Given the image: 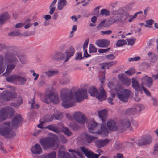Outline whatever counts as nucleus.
Here are the masks:
<instances>
[{
  "instance_id": "nucleus-1",
  "label": "nucleus",
  "mask_w": 158,
  "mask_h": 158,
  "mask_svg": "<svg viewBox=\"0 0 158 158\" xmlns=\"http://www.w3.org/2000/svg\"><path fill=\"white\" fill-rule=\"evenodd\" d=\"M60 96L63 102L62 106L65 108L75 106L76 102H80L87 97V91L85 89H78L74 91L73 89H70L67 88L61 90Z\"/></svg>"
},
{
  "instance_id": "nucleus-2",
  "label": "nucleus",
  "mask_w": 158,
  "mask_h": 158,
  "mask_svg": "<svg viewBox=\"0 0 158 158\" xmlns=\"http://www.w3.org/2000/svg\"><path fill=\"white\" fill-rule=\"evenodd\" d=\"M4 56L6 63L8 64L6 71L3 74V75L6 76L12 71L19 62L18 60L16 57L19 56L14 52H4Z\"/></svg>"
},
{
  "instance_id": "nucleus-3",
  "label": "nucleus",
  "mask_w": 158,
  "mask_h": 158,
  "mask_svg": "<svg viewBox=\"0 0 158 158\" xmlns=\"http://www.w3.org/2000/svg\"><path fill=\"white\" fill-rule=\"evenodd\" d=\"M10 124V122H8L4 123L0 125V133L5 138H11L16 135L15 132L12 131V127Z\"/></svg>"
},
{
  "instance_id": "nucleus-4",
  "label": "nucleus",
  "mask_w": 158,
  "mask_h": 158,
  "mask_svg": "<svg viewBox=\"0 0 158 158\" xmlns=\"http://www.w3.org/2000/svg\"><path fill=\"white\" fill-rule=\"evenodd\" d=\"M99 90L100 92L98 93L97 90L95 88L91 87L89 89L88 92L91 96H96L97 98L100 101L105 100L107 97L106 93L102 85L100 86Z\"/></svg>"
},
{
  "instance_id": "nucleus-5",
  "label": "nucleus",
  "mask_w": 158,
  "mask_h": 158,
  "mask_svg": "<svg viewBox=\"0 0 158 158\" xmlns=\"http://www.w3.org/2000/svg\"><path fill=\"white\" fill-rule=\"evenodd\" d=\"M56 141L52 137L42 139L39 141V143L44 150H48L52 148L56 144Z\"/></svg>"
},
{
  "instance_id": "nucleus-6",
  "label": "nucleus",
  "mask_w": 158,
  "mask_h": 158,
  "mask_svg": "<svg viewBox=\"0 0 158 158\" xmlns=\"http://www.w3.org/2000/svg\"><path fill=\"white\" fill-rule=\"evenodd\" d=\"M14 109L10 107H5L0 110V122H2L9 117H11L14 114Z\"/></svg>"
},
{
  "instance_id": "nucleus-7",
  "label": "nucleus",
  "mask_w": 158,
  "mask_h": 158,
  "mask_svg": "<svg viewBox=\"0 0 158 158\" xmlns=\"http://www.w3.org/2000/svg\"><path fill=\"white\" fill-rule=\"evenodd\" d=\"M120 87L119 89L115 88V91L118 97L123 102H128V98L130 94V91L127 89H124L123 91Z\"/></svg>"
},
{
  "instance_id": "nucleus-8",
  "label": "nucleus",
  "mask_w": 158,
  "mask_h": 158,
  "mask_svg": "<svg viewBox=\"0 0 158 158\" xmlns=\"http://www.w3.org/2000/svg\"><path fill=\"white\" fill-rule=\"evenodd\" d=\"M50 58L52 60L55 61L62 62L65 63L67 62L64 53L56 51L50 55Z\"/></svg>"
},
{
  "instance_id": "nucleus-9",
  "label": "nucleus",
  "mask_w": 158,
  "mask_h": 158,
  "mask_svg": "<svg viewBox=\"0 0 158 158\" xmlns=\"http://www.w3.org/2000/svg\"><path fill=\"white\" fill-rule=\"evenodd\" d=\"M98 127L101 128V132L104 134L108 133V129L106 126L103 124L101 125L100 124L97 123L94 120H92L90 122L88 126V128L90 130H94Z\"/></svg>"
},
{
  "instance_id": "nucleus-10",
  "label": "nucleus",
  "mask_w": 158,
  "mask_h": 158,
  "mask_svg": "<svg viewBox=\"0 0 158 158\" xmlns=\"http://www.w3.org/2000/svg\"><path fill=\"white\" fill-rule=\"evenodd\" d=\"M127 129L130 131H132V128L129 120L126 119L119 123L118 126V130L119 131L121 132Z\"/></svg>"
},
{
  "instance_id": "nucleus-11",
  "label": "nucleus",
  "mask_w": 158,
  "mask_h": 158,
  "mask_svg": "<svg viewBox=\"0 0 158 158\" xmlns=\"http://www.w3.org/2000/svg\"><path fill=\"white\" fill-rule=\"evenodd\" d=\"M152 141V137L149 135H143L141 138L135 140L134 143L139 145H144L150 144Z\"/></svg>"
},
{
  "instance_id": "nucleus-12",
  "label": "nucleus",
  "mask_w": 158,
  "mask_h": 158,
  "mask_svg": "<svg viewBox=\"0 0 158 158\" xmlns=\"http://www.w3.org/2000/svg\"><path fill=\"white\" fill-rule=\"evenodd\" d=\"M74 119L79 123L84 124L87 122V119L83 113L77 112L73 115Z\"/></svg>"
},
{
  "instance_id": "nucleus-13",
  "label": "nucleus",
  "mask_w": 158,
  "mask_h": 158,
  "mask_svg": "<svg viewBox=\"0 0 158 158\" xmlns=\"http://www.w3.org/2000/svg\"><path fill=\"white\" fill-rule=\"evenodd\" d=\"M16 93L15 92L4 91L0 95L1 97L3 100L9 101L14 99L16 96Z\"/></svg>"
},
{
  "instance_id": "nucleus-14",
  "label": "nucleus",
  "mask_w": 158,
  "mask_h": 158,
  "mask_svg": "<svg viewBox=\"0 0 158 158\" xmlns=\"http://www.w3.org/2000/svg\"><path fill=\"white\" fill-rule=\"evenodd\" d=\"M81 150L88 158H98L100 154H95L85 147H80Z\"/></svg>"
},
{
  "instance_id": "nucleus-15",
  "label": "nucleus",
  "mask_w": 158,
  "mask_h": 158,
  "mask_svg": "<svg viewBox=\"0 0 158 158\" xmlns=\"http://www.w3.org/2000/svg\"><path fill=\"white\" fill-rule=\"evenodd\" d=\"M22 121V117L20 115L14 116L11 123L12 126L14 128L19 126Z\"/></svg>"
},
{
  "instance_id": "nucleus-16",
  "label": "nucleus",
  "mask_w": 158,
  "mask_h": 158,
  "mask_svg": "<svg viewBox=\"0 0 158 158\" xmlns=\"http://www.w3.org/2000/svg\"><path fill=\"white\" fill-rule=\"evenodd\" d=\"M110 44V41L108 40L101 39L95 41L96 44L100 47L104 48L108 46Z\"/></svg>"
},
{
  "instance_id": "nucleus-17",
  "label": "nucleus",
  "mask_w": 158,
  "mask_h": 158,
  "mask_svg": "<svg viewBox=\"0 0 158 158\" xmlns=\"http://www.w3.org/2000/svg\"><path fill=\"white\" fill-rule=\"evenodd\" d=\"M31 151L33 154H42L43 152L40 146L37 143L36 144L31 147Z\"/></svg>"
},
{
  "instance_id": "nucleus-18",
  "label": "nucleus",
  "mask_w": 158,
  "mask_h": 158,
  "mask_svg": "<svg viewBox=\"0 0 158 158\" xmlns=\"http://www.w3.org/2000/svg\"><path fill=\"white\" fill-rule=\"evenodd\" d=\"M49 99L51 102L54 104H57L59 103L60 99L58 95L54 93H49Z\"/></svg>"
},
{
  "instance_id": "nucleus-19",
  "label": "nucleus",
  "mask_w": 158,
  "mask_h": 158,
  "mask_svg": "<svg viewBox=\"0 0 158 158\" xmlns=\"http://www.w3.org/2000/svg\"><path fill=\"white\" fill-rule=\"evenodd\" d=\"M142 83L143 84H145L147 87L150 88L152 85L153 80L151 77L146 76L142 79Z\"/></svg>"
},
{
  "instance_id": "nucleus-20",
  "label": "nucleus",
  "mask_w": 158,
  "mask_h": 158,
  "mask_svg": "<svg viewBox=\"0 0 158 158\" xmlns=\"http://www.w3.org/2000/svg\"><path fill=\"white\" fill-rule=\"evenodd\" d=\"M118 77L120 81L125 85L128 86L130 85V81L129 79L127 78L125 75L120 74L118 76Z\"/></svg>"
},
{
  "instance_id": "nucleus-21",
  "label": "nucleus",
  "mask_w": 158,
  "mask_h": 158,
  "mask_svg": "<svg viewBox=\"0 0 158 158\" xmlns=\"http://www.w3.org/2000/svg\"><path fill=\"white\" fill-rule=\"evenodd\" d=\"M74 53V48L73 47H70L65 51L64 54L67 60V61L69 58L73 56Z\"/></svg>"
},
{
  "instance_id": "nucleus-22",
  "label": "nucleus",
  "mask_w": 158,
  "mask_h": 158,
  "mask_svg": "<svg viewBox=\"0 0 158 158\" xmlns=\"http://www.w3.org/2000/svg\"><path fill=\"white\" fill-rule=\"evenodd\" d=\"M107 125L108 129L110 130L114 131L118 130V126L115 125V122L112 120L109 121Z\"/></svg>"
},
{
  "instance_id": "nucleus-23",
  "label": "nucleus",
  "mask_w": 158,
  "mask_h": 158,
  "mask_svg": "<svg viewBox=\"0 0 158 158\" xmlns=\"http://www.w3.org/2000/svg\"><path fill=\"white\" fill-rule=\"evenodd\" d=\"M109 142L107 139L97 140L95 142L96 146L99 148H102L106 145Z\"/></svg>"
},
{
  "instance_id": "nucleus-24",
  "label": "nucleus",
  "mask_w": 158,
  "mask_h": 158,
  "mask_svg": "<svg viewBox=\"0 0 158 158\" xmlns=\"http://www.w3.org/2000/svg\"><path fill=\"white\" fill-rule=\"evenodd\" d=\"M10 18L9 15L5 12L0 15V27H1Z\"/></svg>"
},
{
  "instance_id": "nucleus-25",
  "label": "nucleus",
  "mask_w": 158,
  "mask_h": 158,
  "mask_svg": "<svg viewBox=\"0 0 158 158\" xmlns=\"http://www.w3.org/2000/svg\"><path fill=\"white\" fill-rule=\"evenodd\" d=\"M84 138L85 141L89 143H91L97 138L96 137L92 135L90 133L85 134L84 135Z\"/></svg>"
},
{
  "instance_id": "nucleus-26",
  "label": "nucleus",
  "mask_w": 158,
  "mask_h": 158,
  "mask_svg": "<svg viewBox=\"0 0 158 158\" xmlns=\"http://www.w3.org/2000/svg\"><path fill=\"white\" fill-rule=\"evenodd\" d=\"M98 116L103 122H104L106 119L107 115V111L106 110H103L98 111Z\"/></svg>"
},
{
  "instance_id": "nucleus-27",
  "label": "nucleus",
  "mask_w": 158,
  "mask_h": 158,
  "mask_svg": "<svg viewBox=\"0 0 158 158\" xmlns=\"http://www.w3.org/2000/svg\"><path fill=\"white\" fill-rule=\"evenodd\" d=\"M68 4L66 0H58L57 9L59 10H62Z\"/></svg>"
},
{
  "instance_id": "nucleus-28",
  "label": "nucleus",
  "mask_w": 158,
  "mask_h": 158,
  "mask_svg": "<svg viewBox=\"0 0 158 158\" xmlns=\"http://www.w3.org/2000/svg\"><path fill=\"white\" fill-rule=\"evenodd\" d=\"M56 158V152L54 151L48 154H45L42 155L37 158Z\"/></svg>"
},
{
  "instance_id": "nucleus-29",
  "label": "nucleus",
  "mask_w": 158,
  "mask_h": 158,
  "mask_svg": "<svg viewBox=\"0 0 158 158\" xmlns=\"http://www.w3.org/2000/svg\"><path fill=\"white\" fill-rule=\"evenodd\" d=\"M27 79L25 77L17 75L16 83L20 85H23L25 83Z\"/></svg>"
},
{
  "instance_id": "nucleus-30",
  "label": "nucleus",
  "mask_w": 158,
  "mask_h": 158,
  "mask_svg": "<svg viewBox=\"0 0 158 158\" xmlns=\"http://www.w3.org/2000/svg\"><path fill=\"white\" fill-rule=\"evenodd\" d=\"M148 55L151 62H155L157 59V56L155 53L151 52H149L148 53Z\"/></svg>"
},
{
  "instance_id": "nucleus-31",
  "label": "nucleus",
  "mask_w": 158,
  "mask_h": 158,
  "mask_svg": "<svg viewBox=\"0 0 158 158\" xmlns=\"http://www.w3.org/2000/svg\"><path fill=\"white\" fill-rule=\"evenodd\" d=\"M132 80V87L137 91L140 90V85L138 81L135 78H133Z\"/></svg>"
},
{
  "instance_id": "nucleus-32",
  "label": "nucleus",
  "mask_w": 158,
  "mask_h": 158,
  "mask_svg": "<svg viewBox=\"0 0 158 158\" xmlns=\"http://www.w3.org/2000/svg\"><path fill=\"white\" fill-rule=\"evenodd\" d=\"M29 103L31 105V108L32 109H37L39 107V105L35 102V98L34 96L29 101Z\"/></svg>"
},
{
  "instance_id": "nucleus-33",
  "label": "nucleus",
  "mask_w": 158,
  "mask_h": 158,
  "mask_svg": "<svg viewBox=\"0 0 158 158\" xmlns=\"http://www.w3.org/2000/svg\"><path fill=\"white\" fill-rule=\"evenodd\" d=\"M63 80L60 81V84H65L68 83L70 81L71 79L66 73L63 74Z\"/></svg>"
},
{
  "instance_id": "nucleus-34",
  "label": "nucleus",
  "mask_w": 158,
  "mask_h": 158,
  "mask_svg": "<svg viewBox=\"0 0 158 158\" xmlns=\"http://www.w3.org/2000/svg\"><path fill=\"white\" fill-rule=\"evenodd\" d=\"M58 156L60 158H70V155L68 152L58 151Z\"/></svg>"
},
{
  "instance_id": "nucleus-35",
  "label": "nucleus",
  "mask_w": 158,
  "mask_h": 158,
  "mask_svg": "<svg viewBox=\"0 0 158 158\" xmlns=\"http://www.w3.org/2000/svg\"><path fill=\"white\" fill-rule=\"evenodd\" d=\"M17 75H13L6 77V81L8 82L11 83H16Z\"/></svg>"
},
{
  "instance_id": "nucleus-36",
  "label": "nucleus",
  "mask_w": 158,
  "mask_h": 158,
  "mask_svg": "<svg viewBox=\"0 0 158 158\" xmlns=\"http://www.w3.org/2000/svg\"><path fill=\"white\" fill-rule=\"evenodd\" d=\"M45 128H47L49 130L56 133H59V130L57 127L55 125L51 124L46 126Z\"/></svg>"
},
{
  "instance_id": "nucleus-37",
  "label": "nucleus",
  "mask_w": 158,
  "mask_h": 158,
  "mask_svg": "<svg viewBox=\"0 0 158 158\" xmlns=\"http://www.w3.org/2000/svg\"><path fill=\"white\" fill-rule=\"evenodd\" d=\"M58 73V71L57 70L48 71L45 73V75L48 77H51L52 76L57 75Z\"/></svg>"
},
{
  "instance_id": "nucleus-38",
  "label": "nucleus",
  "mask_w": 158,
  "mask_h": 158,
  "mask_svg": "<svg viewBox=\"0 0 158 158\" xmlns=\"http://www.w3.org/2000/svg\"><path fill=\"white\" fill-rule=\"evenodd\" d=\"M3 58L0 54V74L2 73L5 70V67L3 64Z\"/></svg>"
},
{
  "instance_id": "nucleus-39",
  "label": "nucleus",
  "mask_w": 158,
  "mask_h": 158,
  "mask_svg": "<svg viewBox=\"0 0 158 158\" xmlns=\"http://www.w3.org/2000/svg\"><path fill=\"white\" fill-rule=\"evenodd\" d=\"M135 110L136 114L138 112L142 111L144 110V106L142 104H138L134 107Z\"/></svg>"
},
{
  "instance_id": "nucleus-40",
  "label": "nucleus",
  "mask_w": 158,
  "mask_h": 158,
  "mask_svg": "<svg viewBox=\"0 0 158 158\" xmlns=\"http://www.w3.org/2000/svg\"><path fill=\"white\" fill-rule=\"evenodd\" d=\"M125 114L127 115H131L134 114H136L135 110L134 107L129 108L126 110Z\"/></svg>"
},
{
  "instance_id": "nucleus-41",
  "label": "nucleus",
  "mask_w": 158,
  "mask_h": 158,
  "mask_svg": "<svg viewBox=\"0 0 158 158\" xmlns=\"http://www.w3.org/2000/svg\"><path fill=\"white\" fill-rule=\"evenodd\" d=\"M42 101L44 103L47 104L50 103L51 101L49 99V94H45L43 98H42Z\"/></svg>"
},
{
  "instance_id": "nucleus-42",
  "label": "nucleus",
  "mask_w": 158,
  "mask_h": 158,
  "mask_svg": "<svg viewBox=\"0 0 158 158\" xmlns=\"http://www.w3.org/2000/svg\"><path fill=\"white\" fill-rule=\"evenodd\" d=\"M54 116L52 115H45L43 118V120L46 122H50L53 120Z\"/></svg>"
},
{
  "instance_id": "nucleus-43",
  "label": "nucleus",
  "mask_w": 158,
  "mask_h": 158,
  "mask_svg": "<svg viewBox=\"0 0 158 158\" xmlns=\"http://www.w3.org/2000/svg\"><path fill=\"white\" fill-rule=\"evenodd\" d=\"M123 11L121 9H119L117 10H114L112 11L111 14L114 15H122L123 14Z\"/></svg>"
},
{
  "instance_id": "nucleus-44",
  "label": "nucleus",
  "mask_w": 158,
  "mask_h": 158,
  "mask_svg": "<svg viewBox=\"0 0 158 158\" xmlns=\"http://www.w3.org/2000/svg\"><path fill=\"white\" fill-rule=\"evenodd\" d=\"M100 13L101 15L106 17H107L110 15V11L108 10L105 9L101 10Z\"/></svg>"
},
{
  "instance_id": "nucleus-45",
  "label": "nucleus",
  "mask_w": 158,
  "mask_h": 158,
  "mask_svg": "<svg viewBox=\"0 0 158 158\" xmlns=\"http://www.w3.org/2000/svg\"><path fill=\"white\" fill-rule=\"evenodd\" d=\"M127 42L126 40H118L116 44V47H119L123 45L126 44Z\"/></svg>"
},
{
  "instance_id": "nucleus-46",
  "label": "nucleus",
  "mask_w": 158,
  "mask_h": 158,
  "mask_svg": "<svg viewBox=\"0 0 158 158\" xmlns=\"http://www.w3.org/2000/svg\"><path fill=\"white\" fill-rule=\"evenodd\" d=\"M97 48L92 44H89V52L91 53H96L97 52Z\"/></svg>"
},
{
  "instance_id": "nucleus-47",
  "label": "nucleus",
  "mask_w": 158,
  "mask_h": 158,
  "mask_svg": "<svg viewBox=\"0 0 158 158\" xmlns=\"http://www.w3.org/2000/svg\"><path fill=\"white\" fill-rule=\"evenodd\" d=\"M62 131L64 134L67 135L68 136H70L72 135V132L68 129L66 127H63Z\"/></svg>"
},
{
  "instance_id": "nucleus-48",
  "label": "nucleus",
  "mask_w": 158,
  "mask_h": 158,
  "mask_svg": "<svg viewBox=\"0 0 158 158\" xmlns=\"http://www.w3.org/2000/svg\"><path fill=\"white\" fill-rule=\"evenodd\" d=\"M120 20V18L118 16H116L111 19L110 20L109 22H110L112 24Z\"/></svg>"
},
{
  "instance_id": "nucleus-49",
  "label": "nucleus",
  "mask_w": 158,
  "mask_h": 158,
  "mask_svg": "<svg viewBox=\"0 0 158 158\" xmlns=\"http://www.w3.org/2000/svg\"><path fill=\"white\" fill-rule=\"evenodd\" d=\"M114 146L118 150H122L124 148L121 143H116L115 144Z\"/></svg>"
},
{
  "instance_id": "nucleus-50",
  "label": "nucleus",
  "mask_w": 158,
  "mask_h": 158,
  "mask_svg": "<svg viewBox=\"0 0 158 158\" xmlns=\"http://www.w3.org/2000/svg\"><path fill=\"white\" fill-rule=\"evenodd\" d=\"M21 34L19 31L12 32L8 34L10 36H18L20 35Z\"/></svg>"
},
{
  "instance_id": "nucleus-51",
  "label": "nucleus",
  "mask_w": 158,
  "mask_h": 158,
  "mask_svg": "<svg viewBox=\"0 0 158 158\" xmlns=\"http://www.w3.org/2000/svg\"><path fill=\"white\" fill-rule=\"evenodd\" d=\"M136 39L135 38L127 39V40L128 42V45L132 46L134 45Z\"/></svg>"
},
{
  "instance_id": "nucleus-52",
  "label": "nucleus",
  "mask_w": 158,
  "mask_h": 158,
  "mask_svg": "<svg viewBox=\"0 0 158 158\" xmlns=\"http://www.w3.org/2000/svg\"><path fill=\"white\" fill-rule=\"evenodd\" d=\"M105 20H104L101 21L97 27V28L98 29H100L102 27H105Z\"/></svg>"
},
{
  "instance_id": "nucleus-53",
  "label": "nucleus",
  "mask_w": 158,
  "mask_h": 158,
  "mask_svg": "<svg viewBox=\"0 0 158 158\" xmlns=\"http://www.w3.org/2000/svg\"><path fill=\"white\" fill-rule=\"evenodd\" d=\"M125 73L129 76L132 75L135 73V70L133 69H131L126 71Z\"/></svg>"
},
{
  "instance_id": "nucleus-54",
  "label": "nucleus",
  "mask_w": 158,
  "mask_h": 158,
  "mask_svg": "<svg viewBox=\"0 0 158 158\" xmlns=\"http://www.w3.org/2000/svg\"><path fill=\"white\" fill-rule=\"evenodd\" d=\"M140 59V58L139 56H136L133 58H129L128 59V60L129 62L131 61H137L139 60Z\"/></svg>"
},
{
  "instance_id": "nucleus-55",
  "label": "nucleus",
  "mask_w": 158,
  "mask_h": 158,
  "mask_svg": "<svg viewBox=\"0 0 158 158\" xmlns=\"http://www.w3.org/2000/svg\"><path fill=\"white\" fill-rule=\"evenodd\" d=\"M117 63V62L115 61L110 62L108 63H106V64H107L106 66V68L109 69L110 67L113 65Z\"/></svg>"
},
{
  "instance_id": "nucleus-56",
  "label": "nucleus",
  "mask_w": 158,
  "mask_h": 158,
  "mask_svg": "<svg viewBox=\"0 0 158 158\" xmlns=\"http://www.w3.org/2000/svg\"><path fill=\"white\" fill-rule=\"evenodd\" d=\"M151 99L153 101V104L155 106H158V99L155 97H152Z\"/></svg>"
},
{
  "instance_id": "nucleus-57",
  "label": "nucleus",
  "mask_w": 158,
  "mask_h": 158,
  "mask_svg": "<svg viewBox=\"0 0 158 158\" xmlns=\"http://www.w3.org/2000/svg\"><path fill=\"white\" fill-rule=\"evenodd\" d=\"M106 57L109 60H112L114 59L115 56L113 54H110L106 55Z\"/></svg>"
},
{
  "instance_id": "nucleus-58",
  "label": "nucleus",
  "mask_w": 158,
  "mask_h": 158,
  "mask_svg": "<svg viewBox=\"0 0 158 158\" xmlns=\"http://www.w3.org/2000/svg\"><path fill=\"white\" fill-rule=\"evenodd\" d=\"M83 58L82 57V54L81 53H79L77 54V56L75 59L76 60H80Z\"/></svg>"
},
{
  "instance_id": "nucleus-59",
  "label": "nucleus",
  "mask_w": 158,
  "mask_h": 158,
  "mask_svg": "<svg viewBox=\"0 0 158 158\" xmlns=\"http://www.w3.org/2000/svg\"><path fill=\"white\" fill-rule=\"evenodd\" d=\"M71 127L73 130L74 131L77 130L79 128V126L76 123H74L72 124Z\"/></svg>"
},
{
  "instance_id": "nucleus-60",
  "label": "nucleus",
  "mask_w": 158,
  "mask_h": 158,
  "mask_svg": "<svg viewBox=\"0 0 158 158\" xmlns=\"http://www.w3.org/2000/svg\"><path fill=\"white\" fill-rule=\"evenodd\" d=\"M156 152H158V143H156L155 145L154 152L153 154L156 155Z\"/></svg>"
},
{
  "instance_id": "nucleus-61",
  "label": "nucleus",
  "mask_w": 158,
  "mask_h": 158,
  "mask_svg": "<svg viewBox=\"0 0 158 158\" xmlns=\"http://www.w3.org/2000/svg\"><path fill=\"white\" fill-rule=\"evenodd\" d=\"M110 49V48H109L106 49H99L98 50V52L101 53H104L108 51Z\"/></svg>"
},
{
  "instance_id": "nucleus-62",
  "label": "nucleus",
  "mask_w": 158,
  "mask_h": 158,
  "mask_svg": "<svg viewBox=\"0 0 158 158\" xmlns=\"http://www.w3.org/2000/svg\"><path fill=\"white\" fill-rule=\"evenodd\" d=\"M54 116V118L56 120H60L61 118V116L60 114H57L52 115Z\"/></svg>"
},
{
  "instance_id": "nucleus-63",
  "label": "nucleus",
  "mask_w": 158,
  "mask_h": 158,
  "mask_svg": "<svg viewBox=\"0 0 158 158\" xmlns=\"http://www.w3.org/2000/svg\"><path fill=\"white\" fill-rule=\"evenodd\" d=\"M101 32L102 33L103 35H104L105 34H107V35H109L111 34L112 32V31L111 30H108L106 31H101Z\"/></svg>"
},
{
  "instance_id": "nucleus-64",
  "label": "nucleus",
  "mask_w": 158,
  "mask_h": 158,
  "mask_svg": "<svg viewBox=\"0 0 158 158\" xmlns=\"http://www.w3.org/2000/svg\"><path fill=\"white\" fill-rule=\"evenodd\" d=\"M25 23H18L16 24L15 26V28H19L23 27Z\"/></svg>"
}]
</instances>
